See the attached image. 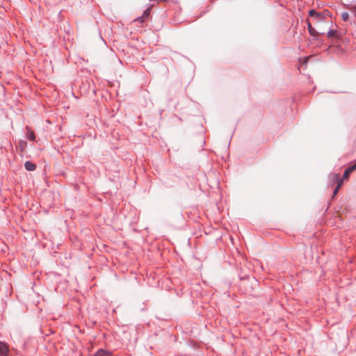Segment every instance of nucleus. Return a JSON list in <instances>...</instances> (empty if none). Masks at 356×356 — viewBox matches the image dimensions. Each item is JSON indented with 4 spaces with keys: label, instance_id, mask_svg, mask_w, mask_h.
<instances>
[{
    "label": "nucleus",
    "instance_id": "obj_1",
    "mask_svg": "<svg viewBox=\"0 0 356 356\" xmlns=\"http://www.w3.org/2000/svg\"><path fill=\"white\" fill-rule=\"evenodd\" d=\"M8 351V346L3 342H0V354L1 355H6Z\"/></svg>",
    "mask_w": 356,
    "mask_h": 356
},
{
    "label": "nucleus",
    "instance_id": "obj_2",
    "mask_svg": "<svg viewBox=\"0 0 356 356\" xmlns=\"http://www.w3.org/2000/svg\"><path fill=\"white\" fill-rule=\"evenodd\" d=\"M307 24L308 31L312 35L316 37V36H318L319 34H323V33H319L317 31H316L315 29L312 26V24L309 21H307Z\"/></svg>",
    "mask_w": 356,
    "mask_h": 356
},
{
    "label": "nucleus",
    "instance_id": "obj_3",
    "mask_svg": "<svg viewBox=\"0 0 356 356\" xmlns=\"http://www.w3.org/2000/svg\"><path fill=\"white\" fill-rule=\"evenodd\" d=\"M355 170H356V163L354 165L348 168L345 170L343 178L347 179L349 177L350 174Z\"/></svg>",
    "mask_w": 356,
    "mask_h": 356
},
{
    "label": "nucleus",
    "instance_id": "obj_4",
    "mask_svg": "<svg viewBox=\"0 0 356 356\" xmlns=\"http://www.w3.org/2000/svg\"><path fill=\"white\" fill-rule=\"evenodd\" d=\"M25 168L29 171H33L36 168L35 164L30 162L26 161L24 164Z\"/></svg>",
    "mask_w": 356,
    "mask_h": 356
},
{
    "label": "nucleus",
    "instance_id": "obj_5",
    "mask_svg": "<svg viewBox=\"0 0 356 356\" xmlns=\"http://www.w3.org/2000/svg\"><path fill=\"white\" fill-rule=\"evenodd\" d=\"M150 13V8H147L144 11L143 15L140 17L136 19V21H138L140 22H144V18L147 17L149 15Z\"/></svg>",
    "mask_w": 356,
    "mask_h": 356
},
{
    "label": "nucleus",
    "instance_id": "obj_6",
    "mask_svg": "<svg viewBox=\"0 0 356 356\" xmlns=\"http://www.w3.org/2000/svg\"><path fill=\"white\" fill-rule=\"evenodd\" d=\"M309 13L311 17H313L319 20L321 19V15L320 13L316 12L314 10H309Z\"/></svg>",
    "mask_w": 356,
    "mask_h": 356
},
{
    "label": "nucleus",
    "instance_id": "obj_7",
    "mask_svg": "<svg viewBox=\"0 0 356 356\" xmlns=\"http://www.w3.org/2000/svg\"><path fill=\"white\" fill-rule=\"evenodd\" d=\"M95 356H111V354L104 350H99L97 352Z\"/></svg>",
    "mask_w": 356,
    "mask_h": 356
},
{
    "label": "nucleus",
    "instance_id": "obj_8",
    "mask_svg": "<svg viewBox=\"0 0 356 356\" xmlns=\"http://www.w3.org/2000/svg\"><path fill=\"white\" fill-rule=\"evenodd\" d=\"M342 184H343V179H339L337 186L336 187V188L334 191V195H335L337 193L338 191L339 190V188H341Z\"/></svg>",
    "mask_w": 356,
    "mask_h": 356
},
{
    "label": "nucleus",
    "instance_id": "obj_9",
    "mask_svg": "<svg viewBox=\"0 0 356 356\" xmlns=\"http://www.w3.org/2000/svg\"><path fill=\"white\" fill-rule=\"evenodd\" d=\"M337 35V32L334 30H330L327 33L328 38L335 37Z\"/></svg>",
    "mask_w": 356,
    "mask_h": 356
},
{
    "label": "nucleus",
    "instance_id": "obj_10",
    "mask_svg": "<svg viewBox=\"0 0 356 356\" xmlns=\"http://www.w3.org/2000/svg\"><path fill=\"white\" fill-rule=\"evenodd\" d=\"M349 18V14L348 13H343L341 14V19L344 21V22H346L348 21Z\"/></svg>",
    "mask_w": 356,
    "mask_h": 356
},
{
    "label": "nucleus",
    "instance_id": "obj_11",
    "mask_svg": "<svg viewBox=\"0 0 356 356\" xmlns=\"http://www.w3.org/2000/svg\"><path fill=\"white\" fill-rule=\"evenodd\" d=\"M27 138L31 140H34L35 139V135L33 131H29L27 134Z\"/></svg>",
    "mask_w": 356,
    "mask_h": 356
},
{
    "label": "nucleus",
    "instance_id": "obj_12",
    "mask_svg": "<svg viewBox=\"0 0 356 356\" xmlns=\"http://www.w3.org/2000/svg\"><path fill=\"white\" fill-rule=\"evenodd\" d=\"M339 174H335V175H334V179L335 180H338V179H339Z\"/></svg>",
    "mask_w": 356,
    "mask_h": 356
},
{
    "label": "nucleus",
    "instance_id": "obj_13",
    "mask_svg": "<svg viewBox=\"0 0 356 356\" xmlns=\"http://www.w3.org/2000/svg\"><path fill=\"white\" fill-rule=\"evenodd\" d=\"M353 11H355L356 12V6L353 8Z\"/></svg>",
    "mask_w": 356,
    "mask_h": 356
}]
</instances>
